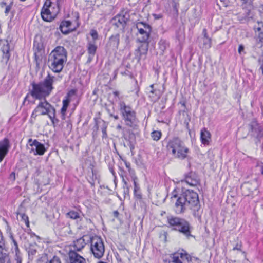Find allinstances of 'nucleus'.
<instances>
[{"mask_svg":"<svg viewBox=\"0 0 263 263\" xmlns=\"http://www.w3.org/2000/svg\"><path fill=\"white\" fill-rule=\"evenodd\" d=\"M117 129H118V130H121L122 129V127L121 125H118L117 126Z\"/></svg>","mask_w":263,"mask_h":263,"instance_id":"50","label":"nucleus"},{"mask_svg":"<svg viewBox=\"0 0 263 263\" xmlns=\"http://www.w3.org/2000/svg\"><path fill=\"white\" fill-rule=\"evenodd\" d=\"M90 35L93 39V41H92L91 42H95V41L98 39L97 32L95 30H91L90 31Z\"/></svg>","mask_w":263,"mask_h":263,"instance_id":"33","label":"nucleus"},{"mask_svg":"<svg viewBox=\"0 0 263 263\" xmlns=\"http://www.w3.org/2000/svg\"><path fill=\"white\" fill-rule=\"evenodd\" d=\"M37 248V246L35 243L29 245V247L27 249L29 257L31 255H34L36 254Z\"/></svg>","mask_w":263,"mask_h":263,"instance_id":"24","label":"nucleus"},{"mask_svg":"<svg viewBox=\"0 0 263 263\" xmlns=\"http://www.w3.org/2000/svg\"><path fill=\"white\" fill-rule=\"evenodd\" d=\"M241 245L237 243L236 245V246L233 248V250H237L240 251L241 250Z\"/></svg>","mask_w":263,"mask_h":263,"instance_id":"40","label":"nucleus"},{"mask_svg":"<svg viewBox=\"0 0 263 263\" xmlns=\"http://www.w3.org/2000/svg\"><path fill=\"white\" fill-rule=\"evenodd\" d=\"M261 174L263 175V165L261 166Z\"/></svg>","mask_w":263,"mask_h":263,"instance_id":"54","label":"nucleus"},{"mask_svg":"<svg viewBox=\"0 0 263 263\" xmlns=\"http://www.w3.org/2000/svg\"><path fill=\"white\" fill-rule=\"evenodd\" d=\"M125 165L126 168L128 169V172L130 174V176L135 175L134 170H133L130 167V164L129 162H128L126 160L124 161Z\"/></svg>","mask_w":263,"mask_h":263,"instance_id":"29","label":"nucleus"},{"mask_svg":"<svg viewBox=\"0 0 263 263\" xmlns=\"http://www.w3.org/2000/svg\"><path fill=\"white\" fill-rule=\"evenodd\" d=\"M119 106L123 119L126 125L132 127L136 121L135 112L123 102H121Z\"/></svg>","mask_w":263,"mask_h":263,"instance_id":"7","label":"nucleus"},{"mask_svg":"<svg viewBox=\"0 0 263 263\" xmlns=\"http://www.w3.org/2000/svg\"><path fill=\"white\" fill-rule=\"evenodd\" d=\"M55 80L54 77L48 74L43 82L38 84H32L31 91V95L33 98L39 100V102L33 110L32 116L47 115L53 125L59 122L55 117V109L45 100V98L50 94L53 89L52 84Z\"/></svg>","mask_w":263,"mask_h":263,"instance_id":"1","label":"nucleus"},{"mask_svg":"<svg viewBox=\"0 0 263 263\" xmlns=\"http://www.w3.org/2000/svg\"><path fill=\"white\" fill-rule=\"evenodd\" d=\"M128 20V14L126 13L125 14H120L115 17V24L118 27H122L123 28Z\"/></svg>","mask_w":263,"mask_h":263,"instance_id":"15","label":"nucleus"},{"mask_svg":"<svg viewBox=\"0 0 263 263\" xmlns=\"http://www.w3.org/2000/svg\"><path fill=\"white\" fill-rule=\"evenodd\" d=\"M49 263H60V260L59 257L54 256L52 259L50 260Z\"/></svg>","mask_w":263,"mask_h":263,"instance_id":"34","label":"nucleus"},{"mask_svg":"<svg viewBox=\"0 0 263 263\" xmlns=\"http://www.w3.org/2000/svg\"><path fill=\"white\" fill-rule=\"evenodd\" d=\"M68 106H65L63 104V106L61 108V112L62 114H64L65 112H66V110H67V108Z\"/></svg>","mask_w":263,"mask_h":263,"instance_id":"41","label":"nucleus"},{"mask_svg":"<svg viewBox=\"0 0 263 263\" xmlns=\"http://www.w3.org/2000/svg\"><path fill=\"white\" fill-rule=\"evenodd\" d=\"M243 3L251 4V0H241Z\"/></svg>","mask_w":263,"mask_h":263,"instance_id":"48","label":"nucleus"},{"mask_svg":"<svg viewBox=\"0 0 263 263\" xmlns=\"http://www.w3.org/2000/svg\"><path fill=\"white\" fill-rule=\"evenodd\" d=\"M70 101L68 99H65L63 101V104L65 106H68Z\"/></svg>","mask_w":263,"mask_h":263,"instance_id":"44","label":"nucleus"},{"mask_svg":"<svg viewBox=\"0 0 263 263\" xmlns=\"http://www.w3.org/2000/svg\"><path fill=\"white\" fill-rule=\"evenodd\" d=\"M138 30V40L141 42H145L149 38L151 32V26L143 22H139L136 24Z\"/></svg>","mask_w":263,"mask_h":263,"instance_id":"10","label":"nucleus"},{"mask_svg":"<svg viewBox=\"0 0 263 263\" xmlns=\"http://www.w3.org/2000/svg\"><path fill=\"white\" fill-rule=\"evenodd\" d=\"M86 243L85 239V237L83 236L73 241V247L75 250L80 251L86 245Z\"/></svg>","mask_w":263,"mask_h":263,"instance_id":"20","label":"nucleus"},{"mask_svg":"<svg viewBox=\"0 0 263 263\" xmlns=\"http://www.w3.org/2000/svg\"><path fill=\"white\" fill-rule=\"evenodd\" d=\"M262 74H263V68H262Z\"/></svg>","mask_w":263,"mask_h":263,"instance_id":"58","label":"nucleus"},{"mask_svg":"<svg viewBox=\"0 0 263 263\" xmlns=\"http://www.w3.org/2000/svg\"><path fill=\"white\" fill-rule=\"evenodd\" d=\"M172 259L173 263H182L183 262H196L198 258L192 257L185 251L182 250L180 252H177L170 255Z\"/></svg>","mask_w":263,"mask_h":263,"instance_id":"9","label":"nucleus"},{"mask_svg":"<svg viewBox=\"0 0 263 263\" xmlns=\"http://www.w3.org/2000/svg\"><path fill=\"white\" fill-rule=\"evenodd\" d=\"M185 181L187 184H189V185H190L191 186H195L198 183L197 180H196L195 179L192 180L190 178H189V177L186 178Z\"/></svg>","mask_w":263,"mask_h":263,"instance_id":"30","label":"nucleus"},{"mask_svg":"<svg viewBox=\"0 0 263 263\" xmlns=\"http://www.w3.org/2000/svg\"><path fill=\"white\" fill-rule=\"evenodd\" d=\"M132 180L134 181V193H135V194H136V193H137V192L139 189V187L138 186V185H137V184L136 183L137 177H136L135 175H132Z\"/></svg>","mask_w":263,"mask_h":263,"instance_id":"31","label":"nucleus"},{"mask_svg":"<svg viewBox=\"0 0 263 263\" xmlns=\"http://www.w3.org/2000/svg\"><path fill=\"white\" fill-rule=\"evenodd\" d=\"M9 260V249L6 246L3 236H0V262Z\"/></svg>","mask_w":263,"mask_h":263,"instance_id":"12","label":"nucleus"},{"mask_svg":"<svg viewBox=\"0 0 263 263\" xmlns=\"http://www.w3.org/2000/svg\"><path fill=\"white\" fill-rule=\"evenodd\" d=\"M202 33L203 34L204 37H209L208 36V33H207V30L206 29H203Z\"/></svg>","mask_w":263,"mask_h":263,"instance_id":"45","label":"nucleus"},{"mask_svg":"<svg viewBox=\"0 0 263 263\" xmlns=\"http://www.w3.org/2000/svg\"><path fill=\"white\" fill-rule=\"evenodd\" d=\"M123 181L124 182L125 184H126V182L124 180V179H123Z\"/></svg>","mask_w":263,"mask_h":263,"instance_id":"55","label":"nucleus"},{"mask_svg":"<svg viewBox=\"0 0 263 263\" xmlns=\"http://www.w3.org/2000/svg\"><path fill=\"white\" fill-rule=\"evenodd\" d=\"M135 194V195H136V196H137V197H138V198H141V195H140V194H139L138 193H136V194Z\"/></svg>","mask_w":263,"mask_h":263,"instance_id":"52","label":"nucleus"},{"mask_svg":"<svg viewBox=\"0 0 263 263\" xmlns=\"http://www.w3.org/2000/svg\"><path fill=\"white\" fill-rule=\"evenodd\" d=\"M21 217L22 220H23L27 227H29V221L28 216L25 214H21Z\"/></svg>","mask_w":263,"mask_h":263,"instance_id":"32","label":"nucleus"},{"mask_svg":"<svg viewBox=\"0 0 263 263\" xmlns=\"http://www.w3.org/2000/svg\"><path fill=\"white\" fill-rule=\"evenodd\" d=\"M103 137H106L107 136L106 128L102 129Z\"/></svg>","mask_w":263,"mask_h":263,"instance_id":"47","label":"nucleus"},{"mask_svg":"<svg viewBox=\"0 0 263 263\" xmlns=\"http://www.w3.org/2000/svg\"><path fill=\"white\" fill-rule=\"evenodd\" d=\"M3 46L2 47V51L3 53L4 59L8 60L10 57L9 54V46L7 41L2 42Z\"/></svg>","mask_w":263,"mask_h":263,"instance_id":"22","label":"nucleus"},{"mask_svg":"<svg viewBox=\"0 0 263 263\" xmlns=\"http://www.w3.org/2000/svg\"><path fill=\"white\" fill-rule=\"evenodd\" d=\"M78 16L74 22H72L70 21H63L61 23L60 29L64 34H67L69 32L75 30L79 26L78 23Z\"/></svg>","mask_w":263,"mask_h":263,"instance_id":"11","label":"nucleus"},{"mask_svg":"<svg viewBox=\"0 0 263 263\" xmlns=\"http://www.w3.org/2000/svg\"><path fill=\"white\" fill-rule=\"evenodd\" d=\"M10 179L12 181H14L15 180V173L14 172H12L10 175Z\"/></svg>","mask_w":263,"mask_h":263,"instance_id":"42","label":"nucleus"},{"mask_svg":"<svg viewBox=\"0 0 263 263\" xmlns=\"http://www.w3.org/2000/svg\"><path fill=\"white\" fill-rule=\"evenodd\" d=\"M97 49L95 42L89 41L88 44V52L89 54V59H91L94 56Z\"/></svg>","mask_w":263,"mask_h":263,"instance_id":"23","label":"nucleus"},{"mask_svg":"<svg viewBox=\"0 0 263 263\" xmlns=\"http://www.w3.org/2000/svg\"><path fill=\"white\" fill-rule=\"evenodd\" d=\"M110 42L111 44H112L116 47L118 46L119 43V35H116L115 36H112L110 38Z\"/></svg>","mask_w":263,"mask_h":263,"instance_id":"26","label":"nucleus"},{"mask_svg":"<svg viewBox=\"0 0 263 263\" xmlns=\"http://www.w3.org/2000/svg\"><path fill=\"white\" fill-rule=\"evenodd\" d=\"M168 223L174 229L182 233L189 238L192 236L191 234V226L189 223L184 219L173 216H168L167 218Z\"/></svg>","mask_w":263,"mask_h":263,"instance_id":"5","label":"nucleus"},{"mask_svg":"<svg viewBox=\"0 0 263 263\" xmlns=\"http://www.w3.org/2000/svg\"><path fill=\"white\" fill-rule=\"evenodd\" d=\"M98 263H104V262H103V261H99Z\"/></svg>","mask_w":263,"mask_h":263,"instance_id":"56","label":"nucleus"},{"mask_svg":"<svg viewBox=\"0 0 263 263\" xmlns=\"http://www.w3.org/2000/svg\"><path fill=\"white\" fill-rule=\"evenodd\" d=\"M114 94L115 95V96H118L119 95V93L118 91H115L114 92Z\"/></svg>","mask_w":263,"mask_h":263,"instance_id":"53","label":"nucleus"},{"mask_svg":"<svg viewBox=\"0 0 263 263\" xmlns=\"http://www.w3.org/2000/svg\"><path fill=\"white\" fill-rule=\"evenodd\" d=\"M119 213L117 211H115L113 212V215L115 217H118Z\"/></svg>","mask_w":263,"mask_h":263,"instance_id":"49","label":"nucleus"},{"mask_svg":"<svg viewBox=\"0 0 263 263\" xmlns=\"http://www.w3.org/2000/svg\"><path fill=\"white\" fill-rule=\"evenodd\" d=\"M211 135L209 131L204 128L200 132V139L201 143L204 145H208L211 141Z\"/></svg>","mask_w":263,"mask_h":263,"instance_id":"17","label":"nucleus"},{"mask_svg":"<svg viewBox=\"0 0 263 263\" xmlns=\"http://www.w3.org/2000/svg\"><path fill=\"white\" fill-rule=\"evenodd\" d=\"M150 89H148L149 91V92L153 94L156 92V90L154 89V85L152 84L149 87Z\"/></svg>","mask_w":263,"mask_h":263,"instance_id":"38","label":"nucleus"},{"mask_svg":"<svg viewBox=\"0 0 263 263\" xmlns=\"http://www.w3.org/2000/svg\"><path fill=\"white\" fill-rule=\"evenodd\" d=\"M123 136L124 137L125 136V135L124 134V133L123 132Z\"/></svg>","mask_w":263,"mask_h":263,"instance_id":"57","label":"nucleus"},{"mask_svg":"<svg viewBox=\"0 0 263 263\" xmlns=\"http://www.w3.org/2000/svg\"><path fill=\"white\" fill-rule=\"evenodd\" d=\"M59 11V6L45 2L41 10V16L45 21L50 22L55 17Z\"/></svg>","mask_w":263,"mask_h":263,"instance_id":"6","label":"nucleus"},{"mask_svg":"<svg viewBox=\"0 0 263 263\" xmlns=\"http://www.w3.org/2000/svg\"><path fill=\"white\" fill-rule=\"evenodd\" d=\"M12 242L14 244V259L16 261V263H22V255L19 250L18 245L15 240L11 236Z\"/></svg>","mask_w":263,"mask_h":263,"instance_id":"18","label":"nucleus"},{"mask_svg":"<svg viewBox=\"0 0 263 263\" xmlns=\"http://www.w3.org/2000/svg\"><path fill=\"white\" fill-rule=\"evenodd\" d=\"M211 39L210 37H203V46L205 49H209L211 47Z\"/></svg>","mask_w":263,"mask_h":263,"instance_id":"28","label":"nucleus"},{"mask_svg":"<svg viewBox=\"0 0 263 263\" xmlns=\"http://www.w3.org/2000/svg\"><path fill=\"white\" fill-rule=\"evenodd\" d=\"M143 43L138 48L137 52L139 53V59L142 58L147 54L148 44L147 43L142 42Z\"/></svg>","mask_w":263,"mask_h":263,"instance_id":"21","label":"nucleus"},{"mask_svg":"<svg viewBox=\"0 0 263 263\" xmlns=\"http://www.w3.org/2000/svg\"><path fill=\"white\" fill-rule=\"evenodd\" d=\"M162 134L160 131L154 130L151 133V137L155 141H158L161 137Z\"/></svg>","mask_w":263,"mask_h":263,"instance_id":"25","label":"nucleus"},{"mask_svg":"<svg viewBox=\"0 0 263 263\" xmlns=\"http://www.w3.org/2000/svg\"><path fill=\"white\" fill-rule=\"evenodd\" d=\"M168 152H171L175 158L180 159H185L189 152L183 142L177 138L170 140L167 145Z\"/></svg>","mask_w":263,"mask_h":263,"instance_id":"4","label":"nucleus"},{"mask_svg":"<svg viewBox=\"0 0 263 263\" xmlns=\"http://www.w3.org/2000/svg\"><path fill=\"white\" fill-rule=\"evenodd\" d=\"M91 251L96 258H101L104 252V246L101 238L95 236L90 239Z\"/></svg>","mask_w":263,"mask_h":263,"instance_id":"8","label":"nucleus"},{"mask_svg":"<svg viewBox=\"0 0 263 263\" xmlns=\"http://www.w3.org/2000/svg\"><path fill=\"white\" fill-rule=\"evenodd\" d=\"M6 5V3L4 2L0 3V5L2 7H3L4 6H5Z\"/></svg>","mask_w":263,"mask_h":263,"instance_id":"51","label":"nucleus"},{"mask_svg":"<svg viewBox=\"0 0 263 263\" xmlns=\"http://www.w3.org/2000/svg\"><path fill=\"white\" fill-rule=\"evenodd\" d=\"M109 116H110V117H113L115 120H118V119H119V116H118L117 115H113V114H109Z\"/></svg>","mask_w":263,"mask_h":263,"instance_id":"46","label":"nucleus"},{"mask_svg":"<svg viewBox=\"0 0 263 263\" xmlns=\"http://www.w3.org/2000/svg\"><path fill=\"white\" fill-rule=\"evenodd\" d=\"M9 141L4 138L0 141V162H2L9 151L10 148Z\"/></svg>","mask_w":263,"mask_h":263,"instance_id":"13","label":"nucleus"},{"mask_svg":"<svg viewBox=\"0 0 263 263\" xmlns=\"http://www.w3.org/2000/svg\"><path fill=\"white\" fill-rule=\"evenodd\" d=\"M70 263H84L85 259L78 254L74 251H71L69 253Z\"/></svg>","mask_w":263,"mask_h":263,"instance_id":"16","label":"nucleus"},{"mask_svg":"<svg viewBox=\"0 0 263 263\" xmlns=\"http://www.w3.org/2000/svg\"><path fill=\"white\" fill-rule=\"evenodd\" d=\"M249 128L253 136H258L261 132V128L258 123L255 121H252L249 125Z\"/></svg>","mask_w":263,"mask_h":263,"instance_id":"19","label":"nucleus"},{"mask_svg":"<svg viewBox=\"0 0 263 263\" xmlns=\"http://www.w3.org/2000/svg\"><path fill=\"white\" fill-rule=\"evenodd\" d=\"M258 25L259 26L257 28V30L261 33H263V23H259Z\"/></svg>","mask_w":263,"mask_h":263,"instance_id":"37","label":"nucleus"},{"mask_svg":"<svg viewBox=\"0 0 263 263\" xmlns=\"http://www.w3.org/2000/svg\"><path fill=\"white\" fill-rule=\"evenodd\" d=\"M28 143L30 146L34 147L35 149V155H42L45 152V148L44 145L38 142L36 140H32L31 139H29L28 140Z\"/></svg>","mask_w":263,"mask_h":263,"instance_id":"14","label":"nucleus"},{"mask_svg":"<svg viewBox=\"0 0 263 263\" xmlns=\"http://www.w3.org/2000/svg\"><path fill=\"white\" fill-rule=\"evenodd\" d=\"M67 60L66 50L62 46H57L49 55L48 66L54 72H60Z\"/></svg>","mask_w":263,"mask_h":263,"instance_id":"3","label":"nucleus"},{"mask_svg":"<svg viewBox=\"0 0 263 263\" xmlns=\"http://www.w3.org/2000/svg\"><path fill=\"white\" fill-rule=\"evenodd\" d=\"M41 258L42 259V261L43 262H46V263H47V262L48 261L46 254H44Z\"/></svg>","mask_w":263,"mask_h":263,"instance_id":"39","label":"nucleus"},{"mask_svg":"<svg viewBox=\"0 0 263 263\" xmlns=\"http://www.w3.org/2000/svg\"><path fill=\"white\" fill-rule=\"evenodd\" d=\"M171 200L175 202V211L177 214L183 213L188 209L197 208L199 204L198 194L189 190L183 191L179 195H177L174 190L172 192Z\"/></svg>","mask_w":263,"mask_h":263,"instance_id":"2","label":"nucleus"},{"mask_svg":"<svg viewBox=\"0 0 263 263\" xmlns=\"http://www.w3.org/2000/svg\"><path fill=\"white\" fill-rule=\"evenodd\" d=\"M244 50V47L242 45H240L238 48V52L239 54L241 53V52Z\"/></svg>","mask_w":263,"mask_h":263,"instance_id":"43","label":"nucleus"},{"mask_svg":"<svg viewBox=\"0 0 263 263\" xmlns=\"http://www.w3.org/2000/svg\"><path fill=\"white\" fill-rule=\"evenodd\" d=\"M61 0H46L45 2H48L52 4L57 5L59 6V3Z\"/></svg>","mask_w":263,"mask_h":263,"instance_id":"35","label":"nucleus"},{"mask_svg":"<svg viewBox=\"0 0 263 263\" xmlns=\"http://www.w3.org/2000/svg\"><path fill=\"white\" fill-rule=\"evenodd\" d=\"M12 5V3H11L10 4V5L6 6L5 11V13L6 15H7L9 13V11H10V10L11 9Z\"/></svg>","mask_w":263,"mask_h":263,"instance_id":"36","label":"nucleus"},{"mask_svg":"<svg viewBox=\"0 0 263 263\" xmlns=\"http://www.w3.org/2000/svg\"><path fill=\"white\" fill-rule=\"evenodd\" d=\"M67 217L72 219H78L80 218L78 213L74 211H71L66 214Z\"/></svg>","mask_w":263,"mask_h":263,"instance_id":"27","label":"nucleus"}]
</instances>
